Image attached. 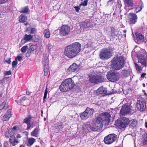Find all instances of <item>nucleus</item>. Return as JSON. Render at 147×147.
<instances>
[{
  "instance_id": "1",
  "label": "nucleus",
  "mask_w": 147,
  "mask_h": 147,
  "mask_svg": "<svg viewBox=\"0 0 147 147\" xmlns=\"http://www.w3.org/2000/svg\"><path fill=\"white\" fill-rule=\"evenodd\" d=\"M102 126L103 124L100 119L97 118L96 121H92L91 124L89 122L84 123L82 125L83 130L86 133L91 131H99L102 129Z\"/></svg>"
},
{
  "instance_id": "2",
  "label": "nucleus",
  "mask_w": 147,
  "mask_h": 147,
  "mask_svg": "<svg viewBox=\"0 0 147 147\" xmlns=\"http://www.w3.org/2000/svg\"><path fill=\"white\" fill-rule=\"evenodd\" d=\"M81 47V44L78 42L71 44L65 48L64 52L65 55L69 58H73L79 53Z\"/></svg>"
},
{
  "instance_id": "3",
  "label": "nucleus",
  "mask_w": 147,
  "mask_h": 147,
  "mask_svg": "<svg viewBox=\"0 0 147 147\" xmlns=\"http://www.w3.org/2000/svg\"><path fill=\"white\" fill-rule=\"evenodd\" d=\"M125 60L122 56H117L115 57L111 61V66L113 69L119 70L124 66Z\"/></svg>"
},
{
  "instance_id": "4",
  "label": "nucleus",
  "mask_w": 147,
  "mask_h": 147,
  "mask_svg": "<svg viewBox=\"0 0 147 147\" xmlns=\"http://www.w3.org/2000/svg\"><path fill=\"white\" fill-rule=\"evenodd\" d=\"M74 85V81L71 78H69L65 79L62 82L59 89L61 91L66 92L73 88Z\"/></svg>"
},
{
  "instance_id": "5",
  "label": "nucleus",
  "mask_w": 147,
  "mask_h": 147,
  "mask_svg": "<svg viewBox=\"0 0 147 147\" xmlns=\"http://www.w3.org/2000/svg\"><path fill=\"white\" fill-rule=\"evenodd\" d=\"M113 49L109 47L104 49L102 50L100 52L99 57L102 59H107L112 55Z\"/></svg>"
},
{
  "instance_id": "6",
  "label": "nucleus",
  "mask_w": 147,
  "mask_h": 147,
  "mask_svg": "<svg viewBox=\"0 0 147 147\" xmlns=\"http://www.w3.org/2000/svg\"><path fill=\"white\" fill-rule=\"evenodd\" d=\"M107 77L109 81L113 82H115L119 79L120 74L117 71H110L107 72Z\"/></svg>"
},
{
  "instance_id": "7",
  "label": "nucleus",
  "mask_w": 147,
  "mask_h": 147,
  "mask_svg": "<svg viewBox=\"0 0 147 147\" xmlns=\"http://www.w3.org/2000/svg\"><path fill=\"white\" fill-rule=\"evenodd\" d=\"M104 77L100 75H90L89 76V81L92 83L98 84L105 81Z\"/></svg>"
},
{
  "instance_id": "8",
  "label": "nucleus",
  "mask_w": 147,
  "mask_h": 147,
  "mask_svg": "<svg viewBox=\"0 0 147 147\" xmlns=\"http://www.w3.org/2000/svg\"><path fill=\"white\" fill-rule=\"evenodd\" d=\"M42 63L43 66L44 74L46 76L48 74L49 70V60L48 56L47 54L43 55V58Z\"/></svg>"
},
{
  "instance_id": "9",
  "label": "nucleus",
  "mask_w": 147,
  "mask_h": 147,
  "mask_svg": "<svg viewBox=\"0 0 147 147\" xmlns=\"http://www.w3.org/2000/svg\"><path fill=\"white\" fill-rule=\"evenodd\" d=\"M117 136L115 134H110L105 137L104 141L107 144H110L115 142L117 140Z\"/></svg>"
},
{
  "instance_id": "10",
  "label": "nucleus",
  "mask_w": 147,
  "mask_h": 147,
  "mask_svg": "<svg viewBox=\"0 0 147 147\" xmlns=\"http://www.w3.org/2000/svg\"><path fill=\"white\" fill-rule=\"evenodd\" d=\"M129 122V119L125 117H123L120 120L117 121L116 122L117 125L119 128H124L126 127L128 125Z\"/></svg>"
},
{
  "instance_id": "11",
  "label": "nucleus",
  "mask_w": 147,
  "mask_h": 147,
  "mask_svg": "<svg viewBox=\"0 0 147 147\" xmlns=\"http://www.w3.org/2000/svg\"><path fill=\"white\" fill-rule=\"evenodd\" d=\"M136 105L138 110L144 111L146 107V103L144 99L141 98L139 100H138Z\"/></svg>"
},
{
  "instance_id": "12",
  "label": "nucleus",
  "mask_w": 147,
  "mask_h": 147,
  "mask_svg": "<svg viewBox=\"0 0 147 147\" xmlns=\"http://www.w3.org/2000/svg\"><path fill=\"white\" fill-rule=\"evenodd\" d=\"M111 112H106L101 113L97 118L100 119L101 121L102 122L103 121H105L108 123L109 122L111 117Z\"/></svg>"
},
{
  "instance_id": "13",
  "label": "nucleus",
  "mask_w": 147,
  "mask_h": 147,
  "mask_svg": "<svg viewBox=\"0 0 147 147\" xmlns=\"http://www.w3.org/2000/svg\"><path fill=\"white\" fill-rule=\"evenodd\" d=\"M70 30V27L67 25H64L60 29V34L63 36H66L68 34Z\"/></svg>"
},
{
  "instance_id": "14",
  "label": "nucleus",
  "mask_w": 147,
  "mask_h": 147,
  "mask_svg": "<svg viewBox=\"0 0 147 147\" xmlns=\"http://www.w3.org/2000/svg\"><path fill=\"white\" fill-rule=\"evenodd\" d=\"M139 63H141L143 67H146V58L143 56L142 54H139L137 56Z\"/></svg>"
},
{
  "instance_id": "15",
  "label": "nucleus",
  "mask_w": 147,
  "mask_h": 147,
  "mask_svg": "<svg viewBox=\"0 0 147 147\" xmlns=\"http://www.w3.org/2000/svg\"><path fill=\"white\" fill-rule=\"evenodd\" d=\"M80 68V67L78 65L75 63H73L69 67L67 70L68 72L71 73L73 72L78 71Z\"/></svg>"
},
{
  "instance_id": "16",
  "label": "nucleus",
  "mask_w": 147,
  "mask_h": 147,
  "mask_svg": "<svg viewBox=\"0 0 147 147\" xmlns=\"http://www.w3.org/2000/svg\"><path fill=\"white\" fill-rule=\"evenodd\" d=\"M130 110V107L127 105H123L122 106L120 113L121 114L125 115L128 113L129 112Z\"/></svg>"
},
{
  "instance_id": "17",
  "label": "nucleus",
  "mask_w": 147,
  "mask_h": 147,
  "mask_svg": "<svg viewBox=\"0 0 147 147\" xmlns=\"http://www.w3.org/2000/svg\"><path fill=\"white\" fill-rule=\"evenodd\" d=\"M136 38L135 40L136 42L138 43H139L141 42H143L144 40V36L142 34L138 33H137L136 34Z\"/></svg>"
},
{
  "instance_id": "18",
  "label": "nucleus",
  "mask_w": 147,
  "mask_h": 147,
  "mask_svg": "<svg viewBox=\"0 0 147 147\" xmlns=\"http://www.w3.org/2000/svg\"><path fill=\"white\" fill-rule=\"evenodd\" d=\"M129 20L130 23L134 24L135 23L137 20L136 15L134 14L130 13L129 15Z\"/></svg>"
},
{
  "instance_id": "19",
  "label": "nucleus",
  "mask_w": 147,
  "mask_h": 147,
  "mask_svg": "<svg viewBox=\"0 0 147 147\" xmlns=\"http://www.w3.org/2000/svg\"><path fill=\"white\" fill-rule=\"evenodd\" d=\"M111 29L110 36L115 38H116V39H117L116 37L119 38V32H118L117 30H115L113 27H111Z\"/></svg>"
},
{
  "instance_id": "20",
  "label": "nucleus",
  "mask_w": 147,
  "mask_h": 147,
  "mask_svg": "<svg viewBox=\"0 0 147 147\" xmlns=\"http://www.w3.org/2000/svg\"><path fill=\"white\" fill-rule=\"evenodd\" d=\"M9 142L11 145L15 146L19 142V141L18 139H17L14 136L9 138Z\"/></svg>"
},
{
  "instance_id": "21",
  "label": "nucleus",
  "mask_w": 147,
  "mask_h": 147,
  "mask_svg": "<svg viewBox=\"0 0 147 147\" xmlns=\"http://www.w3.org/2000/svg\"><path fill=\"white\" fill-rule=\"evenodd\" d=\"M107 92L106 89L103 87H100L96 90V92L97 94H105Z\"/></svg>"
},
{
  "instance_id": "22",
  "label": "nucleus",
  "mask_w": 147,
  "mask_h": 147,
  "mask_svg": "<svg viewBox=\"0 0 147 147\" xmlns=\"http://www.w3.org/2000/svg\"><path fill=\"white\" fill-rule=\"evenodd\" d=\"M121 74L123 78H126L130 75V71L127 69H124L121 71Z\"/></svg>"
},
{
  "instance_id": "23",
  "label": "nucleus",
  "mask_w": 147,
  "mask_h": 147,
  "mask_svg": "<svg viewBox=\"0 0 147 147\" xmlns=\"http://www.w3.org/2000/svg\"><path fill=\"white\" fill-rule=\"evenodd\" d=\"M94 109L92 108H90L87 107L85 111L88 116L90 117H91L93 114L94 112Z\"/></svg>"
},
{
  "instance_id": "24",
  "label": "nucleus",
  "mask_w": 147,
  "mask_h": 147,
  "mask_svg": "<svg viewBox=\"0 0 147 147\" xmlns=\"http://www.w3.org/2000/svg\"><path fill=\"white\" fill-rule=\"evenodd\" d=\"M14 132L12 129L8 130L5 134V136L7 138L11 137L14 136Z\"/></svg>"
},
{
  "instance_id": "25",
  "label": "nucleus",
  "mask_w": 147,
  "mask_h": 147,
  "mask_svg": "<svg viewBox=\"0 0 147 147\" xmlns=\"http://www.w3.org/2000/svg\"><path fill=\"white\" fill-rule=\"evenodd\" d=\"M35 139L33 138H30L28 139L27 145L29 147H30L35 141Z\"/></svg>"
},
{
  "instance_id": "26",
  "label": "nucleus",
  "mask_w": 147,
  "mask_h": 147,
  "mask_svg": "<svg viewBox=\"0 0 147 147\" xmlns=\"http://www.w3.org/2000/svg\"><path fill=\"white\" fill-rule=\"evenodd\" d=\"M82 27L85 29L91 27L90 22L89 21L87 20L82 23Z\"/></svg>"
},
{
  "instance_id": "27",
  "label": "nucleus",
  "mask_w": 147,
  "mask_h": 147,
  "mask_svg": "<svg viewBox=\"0 0 147 147\" xmlns=\"http://www.w3.org/2000/svg\"><path fill=\"white\" fill-rule=\"evenodd\" d=\"M137 121L134 119L129 120V123L128 125L130 127H134L137 124Z\"/></svg>"
},
{
  "instance_id": "28",
  "label": "nucleus",
  "mask_w": 147,
  "mask_h": 147,
  "mask_svg": "<svg viewBox=\"0 0 147 147\" xmlns=\"http://www.w3.org/2000/svg\"><path fill=\"white\" fill-rule=\"evenodd\" d=\"M27 19L26 16L23 14H21L19 18V21L21 23H24Z\"/></svg>"
},
{
  "instance_id": "29",
  "label": "nucleus",
  "mask_w": 147,
  "mask_h": 147,
  "mask_svg": "<svg viewBox=\"0 0 147 147\" xmlns=\"http://www.w3.org/2000/svg\"><path fill=\"white\" fill-rule=\"evenodd\" d=\"M80 116L82 119L84 120H86L89 117L85 111L80 114Z\"/></svg>"
},
{
  "instance_id": "30",
  "label": "nucleus",
  "mask_w": 147,
  "mask_h": 147,
  "mask_svg": "<svg viewBox=\"0 0 147 147\" xmlns=\"http://www.w3.org/2000/svg\"><path fill=\"white\" fill-rule=\"evenodd\" d=\"M39 129L37 127L36 128L32 131L31 134V136H33L37 137L39 133Z\"/></svg>"
},
{
  "instance_id": "31",
  "label": "nucleus",
  "mask_w": 147,
  "mask_h": 147,
  "mask_svg": "<svg viewBox=\"0 0 147 147\" xmlns=\"http://www.w3.org/2000/svg\"><path fill=\"white\" fill-rule=\"evenodd\" d=\"M24 39L26 41L28 42L32 40L33 36L30 34L28 35L27 34H26L24 35Z\"/></svg>"
},
{
  "instance_id": "32",
  "label": "nucleus",
  "mask_w": 147,
  "mask_h": 147,
  "mask_svg": "<svg viewBox=\"0 0 147 147\" xmlns=\"http://www.w3.org/2000/svg\"><path fill=\"white\" fill-rule=\"evenodd\" d=\"M8 107V105L7 104H6V102L4 101L0 105V109L2 110L4 109L6 110L7 109Z\"/></svg>"
},
{
  "instance_id": "33",
  "label": "nucleus",
  "mask_w": 147,
  "mask_h": 147,
  "mask_svg": "<svg viewBox=\"0 0 147 147\" xmlns=\"http://www.w3.org/2000/svg\"><path fill=\"white\" fill-rule=\"evenodd\" d=\"M44 34L45 37L47 38H49L50 36V32L48 29H47L44 30Z\"/></svg>"
},
{
  "instance_id": "34",
  "label": "nucleus",
  "mask_w": 147,
  "mask_h": 147,
  "mask_svg": "<svg viewBox=\"0 0 147 147\" xmlns=\"http://www.w3.org/2000/svg\"><path fill=\"white\" fill-rule=\"evenodd\" d=\"M37 44L35 45H31L29 47V50L31 52L37 49L38 46Z\"/></svg>"
},
{
  "instance_id": "35",
  "label": "nucleus",
  "mask_w": 147,
  "mask_h": 147,
  "mask_svg": "<svg viewBox=\"0 0 147 147\" xmlns=\"http://www.w3.org/2000/svg\"><path fill=\"white\" fill-rule=\"evenodd\" d=\"M26 99V98L25 96L22 97L21 98H19V97L18 98V103L19 105H21L23 103L24 101Z\"/></svg>"
},
{
  "instance_id": "36",
  "label": "nucleus",
  "mask_w": 147,
  "mask_h": 147,
  "mask_svg": "<svg viewBox=\"0 0 147 147\" xmlns=\"http://www.w3.org/2000/svg\"><path fill=\"white\" fill-rule=\"evenodd\" d=\"M143 144L144 145H147V134L144 135L143 137Z\"/></svg>"
},
{
  "instance_id": "37",
  "label": "nucleus",
  "mask_w": 147,
  "mask_h": 147,
  "mask_svg": "<svg viewBox=\"0 0 147 147\" xmlns=\"http://www.w3.org/2000/svg\"><path fill=\"white\" fill-rule=\"evenodd\" d=\"M31 118V116H28L24 120V122L26 123L27 124H28V123H29Z\"/></svg>"
},
{
  "instance_id": "38",
  "label": "nucleus",
  "mask_w": 147,
  "mask_h": 147,
  "mask_svg": "<svg viewBox=\"0 0 147 147\" xmlns=\"http://www.w3.org/2000/svg\"><path fill=\"white\" fill-rule=\"evenodd\" d=\"M33 36V38L32 40L34 42H37L39 39V36L37 35H35Z\"/></svg>"
},
{
  "instance_id": "39",
  "label": "nucleus",
  "mask_w": 147,
  "mask_h": 147,
  "mask_svg": "<svg viewBox=\"0 0 147 147\" xmlns=\"http://www.w3.org/2000/svg\"><path fill=\"white\" fill-rule=\"evenodd\" d=\"M125 3V4L128 6H131L132 5V2L131 0H124Z\"/></svg>"
},
{
  "instance_id": "40",
  "label": "nucleus",
  "mask_w": 147,
  "mask_h": 147,
  "mask_svg": "<svg viewBox=\"0 0 147 147\" xmlns=\"http://www.w3.org/2000/svg\"><path fill=\"white\" fill-rule=\"evenodd\" d=\"M28 11V8L26 7L23 8L21 10V12L22 13H27Z\"/></svg>"
},
{
  "instance_id": "41",
  "label": "nucleus",
  "mask_w": 147,
  "mask_h": 147,
  "mask_svg": "<svg viewBox=\"0 0 147 147\" xmlns=\"http://www.w3.org/2000/svg\"><path fill=\"white\" fill-rule=\"evenodd\" d=\"M10 117L9 115H5L3 117V121H5L8 120Z\"/></svg>"
},
{
  "instance_id": "42",
  "label": "nucleus",
  "mask_w": 147,
  "mask_h": 147,
  "mask_svg": "<svg viewBox=\"0 0 147 147\" xmlns=\"http://www.w3.org/2000/svg\"><path fill=\"white\" fill-rule=\"evenodd\" d=\"M28 47L27 46L23 47L21 49V51L23 53H25L28 48Z\"/></svg>"
},
{
  "instance_id": "43",
  "label": "nucleus",
  "mask_w": 147,
  "mask_h": 147,
  "mask_svg": "<svg viewBox=\"0 0 147 147\" xmlns=\"http://www.w3.org/2000/svg\"><path fill=\"white\" fill-rule=\"evenodd\" d=\"M48 93V90H47V86L46 87V88L45 90V92L44 93V96L43 97V100L44 102L45 100V99L47 98V94Z\"/></svg>"
},
{
  "instance_id": "44",
  "label": "nucleus",
  "mask_w": 147,
  "mask_h": 147,
  "mask_svg": "<svg viewBox=\"0 0 147 147\" xmlns=\"http://www.w3.org/2000/svg\"><path fill=\"white\" fill-rule=\"evenodd\" d=\"M88 0H84V2L81 3L80 5V7L82 5L83 6H86L87 5Z\"/></svg>"
},
{
  "instance_id": "45",
  "label": "nucleus",
  "mask_w": 147,
  "mask_h": 147,
  "mask_svg": "<svg viewBox=\"0 0 147 147\" xmlns=\"http://www.w3.org/2000/svg\"><path fill=\"white\" fill-rule=\"evenodd\" d=\"M36 32V29L34 28H32L30 29V34H34Z\"/></svg>"
},
{
  "instance_id": "46",
  "label": "nucleus",
  "mask_w": 147,
  "mask_h": 147,
  "mask_svg": "<svg viewBox=\"0 0 147 147\" xmlns=\"http://www.w3.org/2000/svg\"><path fill=\"white\" fill-rule=\"evenodd\" d=\"M134 64L135 65V68H136V70L137 71H140L141 70V67L140 66H139L137 64L135 63Z\"/></svg>"
},
{
  "instance_id": "47",
  "label": "nucleus",
  "mask_w": 147,
  "mask_h": 147,
  "mask_svg": "<svg viewBox=\"0 0 147 147\" xmlns=\"http://www.w3.org/2000/svg\"><path fill=\"white\" fill-rule=\"evenodd\" d=\"M53 47V46L52 45L50 44H49L47 47V48L49 52L51 50V49Z\"/></svg>"
},
{
  "instance_id": "48",
  "label": "nucleus",
  "mask_w": 147,
  "mask_h": 147,
  "mask_svg": "<svg viewBox=\"0 0 147 147\" xmlns=\"http://www.w3.org/2000/svg\"><path fill=\"white\" fill-rule=\"evenodd\" d=\"M140 52L142 54H142L143 56L146 55V52L144 49H141V52Z\"/></svg>"
},
{
  "instance_id": "49",
  "label": "nucleus",
  "mask_w": 147,
  "mask_h": 147,
  "mask_svg": "<svg viewBox=\"0 0 147 147\" xmlns=\"http://www.w3.org/2000/svg\"><path fill=\"white\" fill-rule=\"evenodd\" d=\"M146 75V74L144 73L141 75V77L140 78V80H142L145 77V76Z\"/></svg>"
},
{
  "instance_id": "50",
  "label": "nucleus",
  "mask_w": 147,
  "mask_h": 147,
  "mask_svg": "<svg viewBox=\"0 0 147 147\" xmlns=\"http://www.w3.org/2000/svg\"><path fill=\"white\" fill-rule=\"evenodd\" d=\"M92 42L91 41H89L87 44L85 45L86 47L88 48L91 47L92 45Z\"/></svg>"
},
{
  "instance_id": "51",
  "label": "nucleus",
  "mask_w": 147,
  "mask_h": 147,
  "mask_svg": "<svg viewBox=\"0 0 147 147\" xmlns=\"http://www.w3.org/2000/svg\"><path fill=\"white\" fill-rule=\"evenodd\" d=\"M22 59V57L20 56H18L16 58L15 60L17 61H21Z\"/></svg>"
},
{
  "instance_id": "52",
  "label": "nucleus",
  "mask_w": 147,
  "mask_h": 147,
  "mask_svg": "<svg viewBox=\"0 0 147 147\" xmlns=\"http://www.w3.org/2000/svg\"><path fill=\"white\" fill-rule=\"evenodd\" d=\"M18 63V61L15 60L13 61L12 63V67H14Z\"/></svg>"
},
{
  "instance_id": "53",
  "label": "nucleus",
  "mask_w": 147,
  "mask_h": 147,
  "mask_svg": "<svg viewBox=\"0 0 147 147\" xmlns=\"http://www.w3.org/2000/svg\"><path fill=\"white\" fill-rule=\"evenodd\" d=\"M11 73V70H9L8 71H5L4 72V74L5 76H7L10 75Z\"/></svg>"
},
{
  "instance_id": "54",
  "label": "nucleus",
  "mask_w": 147,
  "mask_h": 147,
  "mask_svg": "<svg viewBox=\"0 0 147 147\" xmlns=\"http://www.w3.org/2000/svg\"><path fill=\"white\" fill-rule=\"evenodd\" d=\"M114 1L113 0H109L108 1L107 4L108 5H111L113 3Z\"/></svg>"
},
{
  "instance_id": "55",
  "label": "nucleus",
  "mask_w": 147,
  "mask_h": 147,
  "mask_svg": "<svg viewBox=\"0 0 147 147\" xmlns=\"http://www.w3.org/2000/svg\"><path fill=\"white\" fill-rule=\"evenodd\" d=\"M27 42L23 38L22 39L21 43L22 45H23Z\"/></svg>"
},
{
  "instance_id": "56",
  "label": "nucleus",
  "mask_w": 147,
  "mask_h": 147,
  "mask_svg": "<svg viewBox=\"0 0 147 147\" xmlns=\"http://www.w3.org/2000/svg\"><path fill=\"white\" fill-rule=\"evenodd\" d=\"M8 142L7 141H5L4 143L3 147H8Z\"/></svg>"
},
{
  "instance_id": "57",
  "label": "nucleus",
  "mask_w": 147,
  "mask_h": 147,
  "mask_svg": "<svg viewBox=\"0 0 147 147\" xmlns=\"http://www.w3.org/2000/svg\"><path fill=\"white\" fill-rule=\"evenodd\" d=\"M5 78H3L2 80H0V85L1 84H3L5 82Z\"/></svg>"
},
{
  "instance_id": "58",
  "label": "nucleus",
  "mask_w": 147,
  "mask_h": 147,
  "mask_svg": "<svg viewBox=\"0 0 147 147\" xmlns=\"http://www.w3.org/2000/svg\"><path fill=\"white\" fill-rule=\"evenodd\" d=\"M7 1L8 0H0V4L4 3Z\"/></svg>"
},
{
  "instance_id": "59",
  "label": "nucleus",
  "mask_w": 147,
  "mask_h": 147,
  "mask_svg": "<svg viewBox=\"0 0 147 147\" xmlns=\"http://www.w3.org/2000/svg\"><path fill=\"white\" fill-rule=\"evenodd\" d=\"M74 8L76 10V11L77 12H78L79 11V10L80 9V7H79L78 6H75L74 7Z\"/></svg>"
},
{
  "instance_id": "60",
  "label": "nucleus",
  "mask_w": 147,
  "mask_h": 147,
  "mask_svg": "<svg viewBox=\"0 0 147 147\" xmlns=\"http://www.w3.org/2000/svg\"><path fill=\"white\" fill-rule=\"evenodd\" d=\"M28 125V127L27 128L28 129H29L31 128H32L33 127V126L30 124V123H28V124H27Z\"/></svg>"
},
{
  "instance_id": "61",
  "label": "nucleus",
  "mask_w": 147,
  "mask_h": 147,
  "mask_svg": "<svg viewBox=\"0 0 147 147\" xmlns=\"http://www.w3.org/2000/svg\"><path fill=\"white\" fill-rule=\"evenodd\" d=\"M11 111L10 110H8L7 111V114L6 115H9L10 117H11V115L10 114Z\"/></svg>"
},
{
  "instance_id": "62",
  "label": "nucleus",
  "mask_w": 147,
  "mask_h": 147,
  "mask_svg": "<svg viewBox=\"0 0 147 147\" xmlns=\"http://www.w3.org/2000/svg\"><path fill=\"white\" fill-rule=\"evenodd\" d=\"M17 128V126H14L13 127L12 129L13 131H16V130Z\"/></svg>"
},
{
  "instance_id": "63",
  "label": "nucleus",
  "mask_w": 147,
  "mask_h": 147,
  "mask_svg": "<svg viewBox=\"0 0 147 147\" xmlns=\"http://www.w3.org/2000/svg\"><path fill=\"white\" fill-rule=\"evenodd\" d=\"M6 63L8 64H9L11 62V60L10 59H8V60L5 61Z\"/></svg>"
},
{
  "instance_id": "64",
  "label": "nucleus",
  "mask_w": 147,
  "mask_h": 147,
  "mask_svg": "<svg viewBox=\"0 0 147 147\" xmlns=\"http://www.w3.org/2000/svg\"><path fill=\"white\" fill-rule=\"evenodd\" d=\"M64 127L63 125H59L58 126V129H60L61 127L63 128Z\"/></svg>"
}]
</instances>
